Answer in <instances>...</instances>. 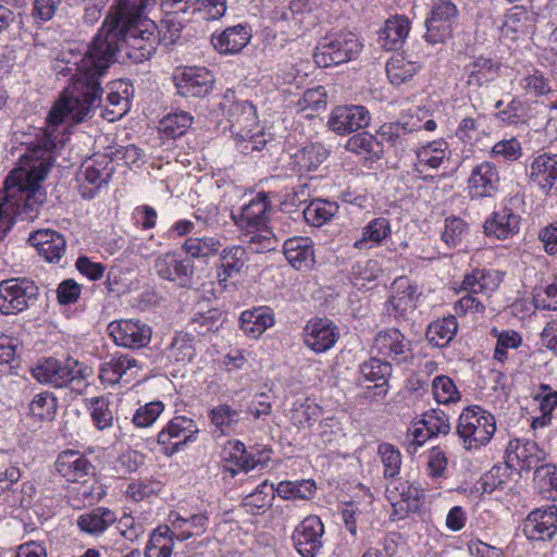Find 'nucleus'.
<instances>
[{"mask_svg": "<svg viewBox=\"0 0 557 557\" xmlns=\"http://www.w3.org/2000/svg\"><path fill=\"white\" fill-rule=\"evenodd\" d=\"M153 269L157 275L181 288H190L194 278V263L175 252H166L156 258Z\"/></svg>", "mask_w": 557, "mask_h": 557, "instance_id": "9d476101", "label": "nucleus"}, {"mask_svg": "<svg viewBox=\"0 0 557 557\" xmlns=\"http://www.w3.org/2000/svg\"><path fill=\"white\" fill-rule=\"evenodd\" d=\"M315 485L311 481H302L300 483L280 482L276 492L282 498H301L307 499L313 495Z\"/></svg>", "mask_w": 557, "mask_h": 557, "instance_id": "e2e57ef3", "label": "nucleus"}, {"mask_svg": "<svg viewBox=\"0 0 557 557\" xmlns=\"http://www.w3.org/2000/svg\"><path fill=\"white\" fill-rule=\"evenodd\" d=\"M239 321L240 329L246 335L258 338L274 325L275 319L271 308L258 307L242 312Z\"/></svg>", "mask_w": 557, "mask_h": 557, "instance_id": "7c9ffc66", "label": "nucleus"}, {"mask_svg": "<svg viewBox=\"0 0 557 557\" xmlns=\"http://www.w3.org/2000/svg\"><path fill=\"white\" fill-rule=\"evenodd\" d=\"M28 243L49 262H59L66 248L63 235L50 228L32 232Z\"/></svg>", "mask_w": 557, "mask_h": 557, "instance_id": "4be33fe9", "label": "nucleus"}, {"mask_svg": "<svg viewBox=\"0 0 557 557\" xmlns=\"http://www.w3.org/2000/svg\"><path fill=\"white\" fill-rule=\"evenodd\" d=\"M239 411L233 409L227 404H220L212 408L209 412V418L213 425L221 430V433L226 434V429H231L239 421Z\"/></svg>", "mask_w": 557, "mask_h": 557, "instance_id": "bf43d9fd", "label": "nucleus"}, {"mask_svg": "<svg viewBox=\"0 0 557 557\" xmlns=\"http://www.w3.org/2000/svg\"><path fill=\"white\" fill-rule=\"evenodd\" d=\"M214 77L206 67H186L175 76L177 92L183 97H203L213 86Z\"/></svg>", "mask_w": 557, "mask_h": 557, "instance_id": "a211bd4d", "label": "nucleus"}, {"mask_svg": "<svg viewBox=\"0 0 557 557\" xmlns=\"http://www.w3.org/2000/svg\"><path fill=\"white\" fill-rule=\"evenodd\" d=\"M38 286L26 277H12L0 282V313L17 314L29 308L38 297Z\"/></svg>", "mask_w": 557, "mask_h": 557, "instance_id": "6e6552de", "label": "nucleus"}, {"mask_svg": "<svg viewBox=\"0 0 557 557\" xmlns=\"http://www.w3.org/2000/svg\"><path fill=\"white\" fill-rule=\"evenodd\" d=\"M57 471L70 482H78L95 473V467L79 451H62L55 461Z\"/></svg>", "mask_w": 557, "mask_h": 557, "instance_id": "412c9836", "label": "nucleus"}, {"mask_svg": "<svg viewBox=\"0 0 557 557\" xmlns=\"http://www.w3.org/2000/svg\"><path fill=\"white\" fill-rule=\"evenodd\" d=\"M251 38L248 25L238 24L212 37V44L220 53L234 54L244 49Z\"/></svg>", "mask_w": 557, "mask_h": 557, "instance_id": "c756f323", "label": "nucleus"}, {"mask_svg": "<svg viewBox=\"0 0 557 557\" xmlns=\"http://www.w3.org/2000/svg\"><path fill=\"white\" fill-rule=\"evenodd\" d=\"M429 432V435L436 436L438 434H448L450 423L448 416L438 409H432L424 413L423 419L419 421Z\"/></svg>", "mask_w": 557, "mask_h": 557, "instance_id": "680f3d73", "label": "nucleus"}, {"mask_svg": "<svg viewBox=\"0 0 557 557\" xmlns=\"http://www.w3.org/2000/svg\"><path fill=\"white\" fill-rule=\"evenodd\" d=\"M360 374L364 381L374 382L376 387H383L392 374V364L375 355L360 364Z\"/></svg>", "mask_w": 557, "mask_h": 557, "instance_id": "37998d69", "label": "nucleus"}, {"mask_svg": "<svg viewBox=\"0 0 557 557\" xmlns=\"http://www.w3.org/2000/svg\"><path fill=\"white\" fill-rule=\"evenodd\" d=\"M467 232V224L460 218H447L445 220L444 231L442 232L443 242L450 248L457 247Z\"/></svg>", "mask_w": 557, "mask_h": 557, "instance_id": "0e129e2a", "label": "nucleus"}, {"mask_svg": "<svg viewBox=\"0 0 557 557\" xmlns=\"http://www.w3.org/2000/svg\"><path fill=\"white\" fill-rule=\"evenodd\" d=\"M327 156L329 151L321 144H310L293 156V163L299 173H309L315 171Z\"/></svg>", "mask_w": 557, "mask_h": 557, "instance_id": "e433bc0d", "label": "nucleus"}, {"mask_svg": "<svg viewBox=\"0 0 557 557\" xmlns=\"http://www.w3.org/2000/svg\"><path fill=\"white\" fill-rule=\"evenodd\" d=\"M57 410V400L49 393L37 394L28 405V416L37 420H51Z\"/></svg>", "mask_w": 557, "mask_h": 557, "instance_id": "4d7b16f0", "label": "nucleus"}, {"mask_svg": "<svg viewBox=\"0 0 557 557\" xmlns=\"http://www.w3.org/2000/svg\"><path fill=\"white\" fill-rule=\"evenodd\" d=\"M154 2L156 0H117L116 8L109 12L103 23L148 20L144 15L145 10Z\"/></svg>", "mask_w": 557, "mask_h": 557, "instance_id": "72a5a7b5", "label": "nucleus"}, {"mask_svg": "<svg viewBox=\"0 0 557 557\" xmlns=\"http://www.w3.org/2000/svg\"><path fill=\"white\" fill-rule=\"evenodd\" d=\"M503 276L498 271L487 269H474L463 276L460 290L473 295L490 296L497 289Z\"/></svg>", "mask_w": 557, "mask_h": 557, "instance_id": "393cba45", "label": "nucleus"}, {"mask_svg": "<svg viewBox=\"0 0 557 557\" xmlns=\"http://www.w3.org/2000/svg\"><path fill=\"white\" fill-rule=\"evenodd\" d=\"M89 409L92 422L98 430L103 431L113 425L114 416L107 398H91Z\"/></svg>", "mask_w": 557, "mask_h": 557, "instance_id": "13d9d810", "label": "nucleus"}, {"mask_svg": "<svg viewBox=\"0 0 557 557\" xmlns=\"http://www.w3.org/2000/svg\"><path fill=\"white\" fill-rule=\"evenodd\" d=\"M310 13L308 0H292L288 5L273 11V20L276 27L286 35V40H292L301 35Z\"/></svg>", "mask_w": 557, "mask_h": 557, "instance_id": "f8f14e48", "label": "nucleus"}, {"mask_svg": "<svg viewBox=\"0 0 557 557\" xmlns=\"http://www.w3.org/2000/svg\"><path fill=\"white\" fill-rule=\"evenodd\" d=\"M392 288L393 295L385 302L384 310L397 322H407L409 314L416 308L417 286L412 285L407 277L399 276L394 281Z\"/></svg>", "mask_w": 557, "mask_h": 557, "instance_id": "ddd939ff", "label": "nucleus"}, {"mask_svg": "<svg viewBox=\"0 0 557 557\" xmlns=\"http://www.w3.org/2000/svg\"><path fill=\"white\" fill-rule=\"evenodd\" d=\"M458 21V9L450 0H436L425 20V41L431 45L444 44L453 34Z\"/></svg>", "mask_w": 557, "mask_h": 557, "instance_id": "1a4fd4ad", "label": "nucleus"}, {"mask_svg": "<svg viewBox=\"0 0 557 557\" xmlns=\"http://www.w3.org/2000/svg\"><path fill=\"white\" fill-rule=\"evenodd\" d=\"M222 244L219 238L211 236L189 237L182 248L191 258H209L215 256Z\"/></svg>", "mask_w": 557, "mask_h": 557, "instance_id": "de8ad7c7", "label": "nucleus"}, {"mask_svg": "<svg viewBox=\"0 0 557 557\" xmlns=\"http://www.w3.org/2000/svg\"><path fill=\"white\" fill-rule=\"evenodd\" d=\"M522 344L521 335L516 331H504L497 335V343L494 349V359L504 362L509 348H518Z\"/></svg>", "mask_w": 557, "mask_h": 557, "instance_id": "338daca9", "label": "nucleus"}, {"mask_svg": "<svg viewBox=\"0 0 557 557\" xmlns=\"http://www.w3.org/2000/svg\"><path fill=\"white\" fill-rule=\"evenodd\" d=\"M138 369V362L128 355L113 356L100 367L99 379L103 384L115 385L124 375L135 374Z\"/></svg>", "mask_w": 557, "mask_h": 557, "instance_id": "2f4dec72", "label": "nucleus"}, {"mask_svg": "<svg viewBox=\"0 0 557 557\" xmlns=\"http://www.w3.org/2000/svg\"><path fill=\"white\" fill-rule=\"evenodd\" d=\"M157 25L151 20L103 23L79 61L66 60L57 71L71 76V84L49 112L51 124L71 120L82 122L101 102L102 78L125 49L135 63L148 60L159 44Z\"/></svg>", "mask_w": 557, "mask_h": 557, "instance_id": "f257e3e1", "label": "nucleus"}, {"mask_svg": "<svg viewBox=\"0 0 557 557\" xmlns=\"http://www.w3.org/2000/svg\"><path fill=\"white\" fill-rule=\"evenodd\" d=\"M193 123V116L185 112L178 111L165 115L159 125L160 132L166 138H177L186 133Z\"/></svg>", "mask_w": 557, "mask_h": 557, "instance_id": "3c124183", "label": "nucleus"}, {"mask_svg": "<svg viewBox=\"0 0 557 557\" xmlns=\"http://www.w3.org/2000/svg\"><path fill=\"white\" fill-rule=\"evenodd\" d=\"M337 202L326 199H314L304 210L305 221L315 227L322 226L330 222L338 212Z\"/></svg>", "mask_w": 557, "mask_h": 557, "instance_id": "4c0bfd02", "label": "nucleus"}, {"mask_svg": "<svg viewBox=\"0 0 557 557\" xmlns=\"http://www.w3.org/2000/svg\"><path fill=\"white\" fill-rule=\"evenodd\" d=\"M271 210V202L265 193L256 195L247 205H244L240 213L233 214L237 225L245 228H256L264 234H258L250 237L248 248L257 252L274 250L277 239L271 231L264 228L268 222V213Z\"/></svg>", "mask_w": 557, "mask_h": 557, "instance_id": "7ed1b4c3", "label": "nucleus"}, {"mask_svg": "<svg viewBox=\"0 0 557 557\" xmlns=\"http://www.w3.org/2000/svg\"><path fill=\"white\" fill-rule=\"evenodd\" d=\"M183 25L176 20L175 15L170 14L161 21L160 29L158 33L159 44L163 42L165 46L175 44L181 38Z\"/></svg>", "mask_w": 557, "mask_h": 557, "instance_id": "69168bd1", "label": "nucleus"}, {"mask_svg": "<svg viewBox=\"0 0 557 557\" xmlns=\"http://www.w3.org/2000/svg\"><path fill=\"white\" fill-rule=\"evenodd\" d=\"M499 173L494 163L484 161L473 168L468 178V188L472 197H492L499 186Z\"/></svg>", "mask_w": 557, "mask_h": 557, "instance_id": "aec40b11", "label": "nucleus"}, {"mask_svg": "<svg viewBox=\"0 0 557 557\" xmlns=\"http://www.w3.org/2000/svg\"><path fill=\"white\" fill-rule=\"evenodd\" d=\"M283 249L286 260L297 270H308L314 263L313 244L308 237L288 238Z\"/></svg>", "mask_w": 557, "mask_h": 557, "instance_id": "cd10ccee", "label": "nucleus"}, {"mask_svg": "<svg viewBox=\"0 0 557 557\" xmlns=\"http://www.w3.org/2000/svg\"><path fill=\"white\" fill-rule=\"evenodd\" d=\"M522 531L529 540L540 541L552 539L557 531L554 511L533 510L524 520Z\"/></svg>", "mask_w": 557, "mask_h": 557, "instance_id": "a878e982", "label": "nucleus"}, {"mask_svg": "<svg viewBox=\"0 0 557 557\" xmlns=\"http://www.w3.org/2000/svg\"><path fill=\"white\" fill-rule=\"evenodd\" d=\"M499 63L493 59L483 55L474 58V60L466 66L467 86L469 90H480L488 87L499 76Z\"/></svg>", "mask_w": 557, "mask_h": 557, "instance_id": "b1692460", "label": "nucleus"}, {"mask_svg": "<svg viewBox=\"0 0 557 557\" xmlns=\"http://www.w3.org/2000/svg\"><path fill=\"white\" fill-rule=\"evenodd\" d=\"M33 376L40 383L62 387L72 384V388L84 385V381L91 374V369L73 358L60 362L47 358L32 369Z\"/></svg>", "mask_w": 557, "mask_h": 557, "instance_id": "39448f33", "label": "nucleus"}, {"mask_svg": "<svg viewBox=\"0 0 557 557\" xmlns=\"http://www.w3.org/2000/svg\"><path fill=\"white\" fill-rule=\"evenodd\" d=\"M382 272L377 261L367 260L364 262H358L351 269V275L355 280L354 284L357 286L364 287V282H372Z\"/></svg>", "mask_w": 557, "mask_h": 557, "instance_id": "774afa93", "label": "nucleus"}, {"mask_svg": "<svg viewBox=\"0 0 557 557\" xmlns=\"http://www.w3.org/2000/svg\"><path fill=\"white\" fill-rule=\"evenodd\" d=\"M391 234L389 221L382 216L375 218L362 228L361 237L354 243V247L359 250L370 249L380 245Z\"/></svg>", "mask_w": 557, "mask_h": 557, "instance_id": "c9c22d12", "label": "nucleus"}, {"mask_svg": "<svg viewBox=\"0 0 557 557\" xmlns=\"http://www.w3.org/2000/svg\"><path fill=\"white\" fill-rule=\"evenodd\" d=\"M541 393L536 394L534 399L540 404L541 417L534 418L533 428H544L550 424L552 413L557 408V392L553 391L549 385L541 384Z\"/></svg>", "mask_w": 557, "mask_h": 557, "instance_id": "603ef678", "label": "nucleus"}, {"mask_svg": "<svg viewBox=\"0 0 557 557\" xmlns=\"http://www.w3.org/2000/svg\"><path fill=\"white\" fill-rule=\"evenodd\" d=\"M175 536L172 535L169 527L154 530L145 549L146 557H171L172 546Z\"/></svg>", "mask_w": 557, "mask_h": 557, "instance_id": "8fccbe9b", "label": "nucleus"}, {"mask_svg": "<svg viewBox=\"0 0 557 557\" xmlns=\"http://www.w3.org/2000/svg\"><path fill=\"white\" fill-rule=\"evenodd\" d=\"M345 149L357 154H364L370 160H379L382 157L381 144L374 135L368 132H361L351 136L346 141Z\"/></svg>", "mask_w": 557, "mask_h": 557, "instance_id": "a19ab883", "label": "nucleus"}, {"mask_svg": "<svg viewBox=\"0 0 557 557\" xmlns=\"http://www.w3.org/2000/svg\"><path fill=\"white\" fill-rule=\"evenodd\" d=\"M222 268L225 277H231L233 274L240 272L246 261L248 260L247 249L243 246H232L225 248L221 252Z\"/></svg>", "mask_w": 557, "mask_h": 557, "instance_id": "6e6d98bb", "label": "nucleus"}, {"mask_svg": "<svg viewBox=\"0 0 557 557\" xmlns=\"http://www.w3.org/2000/svg\"><path fill=\"white\" fill-rule=\"evenodd\" d=\"M419 165L437 169L448 156V144L444 139H437L417 149Z\"/></svg>", "mask_w": 557, "mask_h": 557, "instance_id": "a18cd8bd", "label": "nucleus"}, {"mask_svg": "<svg viewBox=\"0 0 557 557\" xmlns=\"http://www.w3.org/2000/svg\"><path fill=\"white\" fill-rule=\"evenodd\" d=\"M410 30V21L405 15H394L385 21L384 28L379 33V41L385 50L397 49Z\"/></svg>", "mask_w": 557, "mask_h": 557, "instance_id": "473e14b6", "label": "nucleus"}, {"mask_svg": "<svg viewBox=\"0 0 557 557\" xmlns=\"http://www.w3.org/2000/svg\"><path fill=\"white\" fill-rule=\"evenodd\" d=\"M433 396L440 404L455 403L460 394L451 379L446 375H438L432 382Z\"/></svg>", "mask_w": 557, "mask_h": 557, "instance_id": "052dcab7", "label": "nucleus"}, {"mask_svg": "<svg viewBox=\"0 0 557 557\" xmlns=\"http://www.w3.org/2000/svg\"><path fill=\"white\" fill-rule=\"evenodd\" d=\"M458 331V323L454 315L433 321L426 331V337L431 345L436 347L447 346Z\"/></svg>", "mask_w": 557, "mask_h": 557, "instance_id": "ea45409f", "label": "nucleus"}, {"mask_svg": "<svg viewBox=\"0 0 557 557\" xmlns=\"http://www.w3.org/2000/svg\"><path fill=\"white\" fill-rule=\"evenodd\" d=\"M195 356V338L188 333H176L169 346V358L175 362L186 363Z\"/></svg>", "mask_w": 557, "mask_h": 557, "instance_id": "09e8293b", "label": "nucleus"}, {"mask_svg": "<svg viewBox=\"0 0 557 557\" xmlns=\"http://www.w3.org/2000/svg\"><path fill=\"white\" fill-rule=\"evenodd\" d=\"M116 520L115 513L104 507H98L85 512L77 518V525L81 531L91 534H102Z\"/></svg>", "mask_w": 557, "mask_h": 557, "instance_id": "f704fd0d", "label": "nucleus"}, {"mask_svg": "<svg viewBox=\"0 0 557 557\" xmlns=\"http://www.w3.org/2000/svg\"><path fill=\"white\" fill-rule=\"evenodd\" d=\"M169 519L171 522V533L175 536V540L178 541L200 536L207 530L208 517L205 513L183 517L178 512H171Z\"/></svg>", "mask_w": 557, "mask_h": 557, "instance_id": "c85d7f7f", "label": "nucleus"}, {"mask_svg": "<svg viewBox=\"0 0 557 557\" xmlns=\"http://www.w3.org/2000/svg\"><path fill=\"white\" fill-rule=\"evenodd\" d=\"M370 113L362 106H338L333 109L327 125L338 135L364 128L370 123Z\"/></svg>", "mask_w": 557, "mask_h": 557, "instance_id": "f3484780", "label": "nucleus"}, {"mask_svg": "<svg viewBox=\"0 0 557 557\" xmlns=\"http://www.w3.org/2000/svg\"><path fill=\"white\" fill-rule=\"evenodd\" d=\"M520 215L512 209L503 207L493 213V216L485 221L484 232L487 236H494L497 239H506L519 232Z\"/></svg>", "mask_w": 557, "mask_h": 557, "instance_id": "bb28decb", "label": "nucleus"}, {"mask_svg": "<svg viewBox=\"0 0 557 557\" xmlns=\"http://www.w3.org/2000/svg\"><path fill=\"white\" fill-rule=\"evenodd\" d=\"M377 455L383 465V475L391 481H397V476L401 467L400 451L389 443H381L377 446Z\"/></svg>", "mask_w": 557, "mask_h": 557, "instance_id": "864d4df0", "label": "nucleus"}, {"mask_svg": "<svg viewBox=\"0 0 557 557\" xmlns=\"http://www.w3.org/2000/svg\"><path fill=\"white\" fill-rule=\"evenodd\" d=\"M39 128L26 151L20 159L21 166L10 172L3 183V196L0 199V240L15 223L17 215L22 220L33 221L46 201V191L39 185L46 178L54 162V149L63 140L57 131L62 123Z\"/></svg>", "mask_w": 557, "mask_h": 557, "instance_id": "f03ea898", "label": "nucleus"}, {"mask_svg": "<svg viewBox=\"0 0 557 557\" xmlns=\"http://www.w3.org/2000/svg\"><path fill=\"white\" fill-rule=\"evenodd\" d=\"M199 429L193 419L177 416L158 434V443L165 446L164 451L171 455L181 446L195 441Z\"/></svg>", "mask_w": 557, "mask_h": 557, "instance_id": "dca6fc26", "label": "nucleus"}, {"mask_svg": "<svg viewBox=\"0 0 557 557\" xmlns=\"http://www.w3.org/2000/svg\"><path fill=\"white\" fill-rule=\"evenodd\" d=\"M114 343L129 349L146 347L152 336L151 327L139 320H121L109 324Z\"/></svg>", "mask_w": 557, "mask_h": 557, "instance_id": "2eb2a0df", "label": "nucleus"}, {"mask_svg": "<svg viewBox=\"0 0 557 557\" xmlns=\"http://www.w3.org/2000/svg\"><path fill=\"white\" fill-rule=\"evenodd\" d=\"M496 431L495 417L480 406H469L459 416L457 435L467 450L485 446Z\"/></svg>", "mask_w": 557, "mask_h": 557, "instance_id": "20e7f679", "label": "nucleus"}, {"mask_svg": "<svg viewBox=\"0 0 557 557\" xmlns=\"http://www.w3.org/2000/svg\"><path fill=\"white\" fill-rule=\"evenodd\" d=\"M528 176L541 189L550 190L557 184V153L544 152L534 157Z\"/></svg>", "mask_w": 557, "mask_h": 557, "instance_id": "5701e85b", "label": "nucleus"}, {"mask_svg": "<svg viewBox=\"0 0 557 557\" xmlns=\"http://www.w3.org/2000/svg\"><path fill=\"white\" fill-rule=\"evenodd\" d=\"M339 337L336 325L327 320L315 318L310 320L304 331L306 346L315 354L331 349Z\"/></svg>", "mask_w": 557, "mask_h": 557, "instance_id": "6ab92c4d", "label": "nucleus"}, {"mask_svg": "<svg viewBox=\"0 0 557 557\" xmlns=\"http://www.w3.org/2000/svg\"><path fill=\"white\" fill-rule=\"evenodd\" d=\"M322 414V408L313 400L307 398L302 401L297 400L293 405L290 419L294 425L306 428L317 421Z\"/></svg>", "mask_w": 557, "mask_h": 557, "instance_id": "5fc2aeb1", "label": "nucleus"}, {"mask_svg": "<svg viewBox=\"0 0 557 557\" xmlns=\"http://www.w3.org/2000/svg\"><path fill=\"white\" fill-rule=\"evenodd\" d=\"M411 344L396 327L380 331L373 341L371 351L386 361L401 363L411 352Z\"/></svg>", "mask_w": 557, "mask_h": 557, "instance_id": "4468645a", "label": "nucleus"}, {"mask_svg": "<svg viewBox=\"0 0 557 557\" xmlns=\"http://www.w3.org/2000/svg\"><path fill=\"white\" fill-rule=\"evenodd\" d=\"M363 45L352 33H338L323 37L315 47L313 59L318 66L329 67L355 60Z\"/></svg>", "mask_w": 557, "mask_h": 557, "instance_id": "423d86ee", "label": "nucleus"}, {"mask_svg": "<svg viewBox=\"0 0 557 557\" xmlns=\"http://www.w3.org/2000/svg\"><path fill=\"white\" fill-rule=\"evenodd\" d=\"M413 131L414 128L408 127L407 123H387L383 124L374 136L381 144L383 153L385 145L393 148L401 147L405 140V136Z\"/></svg>", "mask_w": 557, "mask_h": 557, "instance_id": "49530a36", "label": "nucleus"}, {"mask_svg": "<svg viewBox=\"0 0 557 557\" xmlns=\"http://www.w3.org/2000/svg\"><path fill=\"white\" fill-rule=\"evenodd\" d=\"M222 110L230 122V131L234 139L238 143L253 144L256 129L258 126V116L255 106L245 100H235V95L231 89L224 96L221 103Z\"/></svg>", "mask_w": 557, "mask_h": 557, "instance_id": "0eeeda50", "label": "nucleus"}, {"mask_svg": "<svg viewBox=\"0 0 557 557\" xmlns=\"http://www.w3.org/2000/svg\"><path fill=\"white\" fill-rule=\"evenodd\" d=\"M324 524L318 516L306 517L293 531L292 541L302 557H317L323 547Z\"/></svg>", "mask_w": 557, "mask_h": 557, "instance_id": "9b49d317", "label": "nucleus"}, {"mask_svg": "<svg viewBox=\"0 0 557 557\" xmlns=\"http://www.w3.org/2000/svg\"><path fill=\"white\" fill-rule=\"evenodd\" d=\"M230 451L227 453V457H225V461L233 462L236 468L224 466V470L230 472L231 476H235L237 472L240 471H249L255 469L259 463H261V459H256V457L246 450L244 443L239 441L230 442Z\"/></svg>", "mask_w": 557, "mask_h": 557, "instance_id": "58836bf2", "label": "nucleus"}, {"mask_svg": "<svg viewBox=\"0 0 557 557\" xmlns=\"http://www.w3.org/2000/svg\"><path fill=\"white\" fill-rule=\"evenodd\" d=\"M386 494L388 499L393 502L407 503L408 510H417L419 508L420 499L423 497V492L413 485L397 481H389L386 485Z\"/></svg>", "mask_w": 557, "mask_h": 557, "instance_id": "79ce46f5", "label": "nucleus"}, {"mask_svg": "<svg viewBox=\"0 0 557 557\" xmlns=\"http://www.w3.org/2000/svg\"><path fill=\"white\" fill-rule=\"evenodd\" d=\"M420 69L418 61H409L403 57L392 58L386 63V74L389 82L399 86L412 79Z\"/></svg>", "mask_w": 557, "mask_h": 557, "instance_id": "c03bdc74", "label": "nucleus"}]
</instances>
